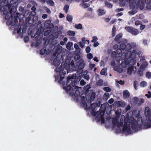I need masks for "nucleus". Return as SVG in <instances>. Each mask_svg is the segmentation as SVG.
<instances>
[{"label":"nucleus","mask_w":151,"mask_h":151,"mask_svg":"<svg viewBox=\"0 0 151 151\" xmlns=\"http://www.w3.org/2000/svg\"><path fill=\"white\" fill-rule=\"evenodd\" d=\"M67 34L69 36H74L75 35V33L73 31H69L67 32Z\"/></svg>","instance_id":"obj_29"},{"label":"nucleus","mask_w":151,"mask_h":151,"mask_svg":"<svg viewBox=\"0 0 151 151\" xmlns=\"http://www.w3.org/2000/svg\"><path fill=\"white\" fill-rule=\"evenodd\" d=\"M78 44L82 48H83L84 46L85 43H83L82 42H79Z\"/></svg>","instance_id":"obj_47"},{"label":"nucleus","mask_w":151,"mask_h":151,"mask_svg":"<svg viewBox=\"0 0 151 151\" xmlns=\"http://www.w3.org/2000/svg\"><path fill=\"white\" fill-rule=\"evenodd\" d=\"M96 66V65L95 64H90L89 65V68L91 70H92L93 68L95 67Z\"/></svg>","instance_id":"obj_50"},{"label":"nucleus","mask_w":151,"mask_h":151,"mask_svg":"<svg viewBox=\"0 0 151 151\" xmlns=\"http://www.w3.org/2000/svg\"><path fill=\"white\" fill-rule=\"evenodd\" d=\"M144 126L146 128L151 127V121L148 119L147 122H146L144 124Z\"/></svg>","instance_id":"obj_16"},{"label":"nucleus","mask_w":151,"mask_h":151,"mask_svg":"<svg viewBox=\"0 0 151 151\" xmlns=\"http://www.w3.org/2000/svg\"><path fill=\"white\" fill-rule=\"evenodd\" d=\"M107 69L106 68H104L102 69L100 72V74L101 75H106L107 74L106 72Z\"/></svg>","instance_id":"obj_24"},{"label":"nucleus","mask_w":151,"mask_h":151,"mask_svg":"<svg viewBox=\"0 0 151 151\" xmlns=\"http://www.w3.org/2000/svg\"><path fill=\"white\" fill-rule=\"evenodd\" d=\"M44 27L45 30L47 29H52L53 28L54 26L52 23H51V21L50 20H47L45 22Z\"/></svg>","instance_id":"obj_7"},{"label":"nucleus","mask_w":151,"mask_h":151,"mask_svg":"<svg viewBox=\"0 0 151 151\" xmlns=\"http://www.w3.org/2000/svg\"><path fill=\"white\" fill-rule=\"evenodd\" d=\"M9 0H0V6L3 4H5L7 3L8 1Z\"/></svg>","instance_id":"obj_41"},{"label":"nucleus","mask_w":151,"mask_h":151,"mask_svg":"<svg viewBox=\"0 0 151 151\" xmlns=\"http://www.w3.org/2000/svg\"><path fill=\"white\" fill-rule=\"evenodd\" d=\"M86 84V82L83 80H81L80 82V84L81 86H84Z\"/></svg>","instance_id":"obj_51"},{"label":"nucleus","mask_w":151,"mask_h":151,"mask_svg":"<svg viewBox=\"0 0 151 151\" xmlns=\"http://www.w3.org/2000/svg\"><path fill=\"white\" fill-rule=\"evenodd\" d=\"M140 84L141 86L144 87L147 85V83L145 81H142L140 83Z\"/></svg>","instance_id":"obj_43"},{"label":"nucleus","mask_w":151,"mask_h":151,"mask_svg":"<svg viewBox=\"0 0 151 151\" xmlns=\"http://www.w3.org/2000/svg\"><path fill=\"white\" fill-rule=\"evenodd\" d=\"M92 38L93 39L91 40L92 42H95L98 40V38L96 36H94Z\"/></svg>","instance_id":"obj_49"},{"label":"nucleus","mask_w":151,"mask_h":151,"mask_svg":"<svg viewBox=\"0 0 151 151\" xmlns=\"http://www.w3.org/2000/svg\"><path fill=\"white\" fill-rule=\"evenodd\" d=\"M116 82L121 85H123L124 83V81L122 80H120L119 81L117 80L116 81Z\"/></svg>","instance_id":"obj_44"},{"label":"nucleus","mask_w":151,"mask_h":151,"mask_svg":"<svg viewBox=\"0 0 151 151\" xmlns=\"http://www.w3.org/2000/svg\"><path fill=\"white\" fill-rule=\"evenodd\" d=\"M70 65L72 67H75V63L73 60H72L71 61L70 63Z\"/></svg>","instance_id":"obj_56"},{"label":"nucleus","mask_w":151,"mask_h":151,"mask_svg":"<svg viewBox=\"0 0 151 151\" xmlns=\"http://www.w3.org/2000/svg\"><path fill=\"white\" fill-rule=\"evenodd\" d=\"M144 102V100L143 99H140V100L139 101L138 103V104L139 105H141L142 103H143Z\"/></svg>","instance_id":"obj_62"},{"label":"nucleus","mask_w":151,"mask_h":151,"mask_svg":"<svg viewBox=\"0 0 151 151\" xmlns=\"http://www.w3.org/2000/svg\"><path fill=\"white\" fill-rule=\"evenodd\" d=\"M126 45L124 43L121 44L120 46V49L123 50H126Z\"/></svg>","instance_id":"obj_30"},{"label":"nucleus","mask_w":151,"mask_h":151,"mask_svg":"<svg viewBox=\"0 0 151 151\" xmlns=\"http://www.w3.org/2000/svg\"><path fill=\"white\" fill-rule=\"evenodd\" d=\"M53 63L55 66H57L59 65L60 63L59 60H58L56 58H55L54 59L53 62Z\"/></svg>","instance_id":"obj_17"},{"label":"nucleus","mask_w":151,"mask_h":151,"mask_svg":"<svg viewBox=\"0 0 151 151\" xmlns=\"http://www.w3.org/2000/svg\"><path fill=\"white\" fill-rule=\"evenodd\" d=\"M134 102L137 103L139 101V99L137 97H134Z\"/></svg>","instance_id":"obj_63"},{"label":"nucleus","mask_w":151,"mask_h":151,"mask_svg":"<svg viewBox=\"0 0 151 151\" xmlns=\"http://www.w3.org/2000/svg\"><path fill=\"white\" fill-rule=\"evenodd\" d=\"M46 2L47 4L50 5L51 6H53L54 4V3L52 0H47Z\"/></svg>","instance_id":"obj_34"},{"label":"nucleus","mask_w":151,"mask_h":151,"mask_svg":"<svg viewBox=\"0 0 151 151\" xmlns=\"http://www.w3.org/2000/svg\"><path fill=\"white\" fill-rule=\"evenodd\" d=\"M104 3L105 6L107 7L110 8H112V5L111 3L108 2L106 1H105L104 2Z\"/></svg>","instance_id":"obj_28"},{"label":"nucleus","mask_w":151,"mask_h":151,"mask_svg":"<svg viewBox=\"0 0 151 151\" xmlns=\"http://www.w3.org/2000/svg\"><path fill=\"white\" fill-rule=\"evenodd\" d=\"M142 22L139 20H137L135 22V24L136 25L138 26L139 24H141Z\"/></svg>","instance_id":"obj_53"},{"label":"nucleus","mask_w":151,"mask_h":151,"mask_svg":"<svg viewBox=\"0 0 151 151\" xmlns=\"http://www.w3.org/2000/svg\"><path fill=\"white\" fill-rule=\"evenodd\" d=\"M132 48V46L130 44L127 43L126 45V50L127 51H129Z\"/></svg>","instance_id":"obj_35"},{"label":"nucleus","mask_w":151,"mask_h":151,"mask_svg":"<svg viewBox=\"0 0 151 151\" xmlns=\"http://www.w3.org/2000/svg\"><path fill=\"white\" fill-rule=\"evenodd\" d=\"M122 33H120L119 34L116 36L114 39V41L119 42V43H120V39L122 37Z\"/></svg>","instance_id":"obj_14"},{"label":"nucleus","mask_w":151,"mask_h":151,"mask_svg":"<svg viewBox=\"0 0 151 151\" xmlns=\"http://www.w3.org/2000/svg\"><path fill=\"white\" fill-rule=\"evenodd\" d=\"M116 104L117 106L122 107H124L125 106V103L121 101H118Z\"/></svg>","instance_id":"obj_18"},{"label":"nucleus","mask_w":151,"mask_h":151,"mask_svg":"<svg viewBox=\"0 0 151 151\" xmlns=\"http://www.w3.org/2000/svg\"><path fill=\"white\" fill-rule=\"evenodd\" d=\"M141 123L139 124H138L137 122L133 117H130L129 119H128V123L131 125V128L132 129H136L137 127L139 128L141 127L142 125V118H141Z\"/></svg>","instance_id":"obj_3"},{"label":"nucleus","mask_w":151,"mask_h":151,"mask_svg":"<svg viewBox=\"0 0 151 151\" xmlns=\"http://www.w3.org/2000/svg\"><path fill=\"white\" fill-rule=\"evenodd\" d=\"M6 6H2L0 8V10L1 12H3V14L5 15L4 18L5 19L8 20L11 17V14L6 9Z\"/></svg>","instance_id":"obj_6"},{"label":"nucleus","mask_w":151,"mask_h":151,"mask_svg":"<svg viewBox=\"0 0 151 151\" xmlns=\"http://www.w3.org/2000/svg\"><path fill=\"white\" fill-rule=\"evenodd\" d=\"M146 76L148 78H151V72H147L146 73Z\"/></svg>","instance_id":"obj_39"},{"label":"nucleus","mask_w":151,"mask_h":151,"mask_svg":"<svg viewBox=\"0 0 151 151\" xmlns=\"http://www.w3.org/2000/svg\"><path fill=\"white\" fill-rule=\"evenodd\" d=\"M77 76L76 74L72 75L69 76L67 78L66 83L65 82L62 83L63 88L66 92L70 91L72 88L73 90H75L77 88L76 85L78 83V80L76 79Z\"/></svg>","instance_id":"obj_1"},{"label":"nucleus","mask_w":151,"mask_h":151,"mask_svg":"<svg viewBox=\"0 0 151 151\" xmlns=\"http://www.w3.org/2000/svg\"><path fill=\"white\" fill-rule=\"evenodd\" d=\"M103 83V80L101 79L99 80L96 83V84L97 86H101Z\"/></svg>","instance_id":"obj_27"},{"label":"nucleus","mask_w":151,"mask_h":151,"mask_svg":"<svg viewBox=\"0 0 151 151\" xmlns=\"http://www.w3.org/2000/svg\"><path fill=\"white\" fill-rule=\"evenodd\" d=\"M114 99L113 98H111L108 101V102L110 104H112L114 102Z\"/></svg>","instance_id":"obj_55"},{"label":"nucleus","mask_w":151,"mask_h":151,"mask_svg":"<svg viewBox=\"0 0 151 151\" xmlns=\"http://www.w3.org/2000/svg\"><path fill=\"white\" fill-rule=\"evenodd\" d=\"M66 18L68 22H71L73 19L72 16L69 14H68Z\"/></svg>","instance_id":"obj_33"},{"label":"nucleus","mask_w":151,"mask_h":151,"mask_svg":"<svg viewBox=\"0 0 151 151\" xmlns=\"http://www.w3.org/2000/svg\"><path fill=\"white\" fill-rule=\"evenodd\" d=\"M149 109L150 108L148 107H146L145 109V113L146 114L147 113V115H149L150 113Z\"/></svg>","instance_id":"obj_42"},{"label":"nucleus","mask_w":151,"mask_h":151,"mask_svg":"<svg viewBox=\"0 0 151 151\" xmlns=\"http://www.w3.org/2000/svg\"><path fill=\"white\" fill-rule=\"evenodd\" d=\"M24 41L25 42H27L29 40V37H25L24 38Z\"/></svg>","instance_id":"obj_57"},{"label":"nucleus","mask_w":151,"mask_h":151,"mask_svg":"<svg viewBox=\"0 0 151 151\" xmlns=\"http://www.w3.org/2000/svg\"><path fill=\"white\" fill-rule=\"evenodd\" d=\"M95 94L94 93H92L90 96V102H91L95 99Z\"/></svg>","instance_id":"obj_31"},{"label":"nucleus","mask_w":151,"mask_h":151,"mask_svg":"<svg viewBox=\"0 0 151 151\" xmlns=\"http://www.w3.org/2000/svg\"><path fill=\"white\" fill-rule=\"evenodd\" d=\"M125 29L128 32L134 36L137 35L139 33V31L137 29L132 27H125Z\"/></svg>","instance_id":"obj_5"},{"label":"nucleus","mask_w":151,"mask_h":151,"mask_svg":"<svg viewBox=\"0 0 151 151\" xmlns=\"http://www.w3.org/2000/svg\"><path fill=\"white\" fill-rule=\"evenodd\" d=\"M123 95L125 97H128L129 96V93L127 90H125L123 92Z\"/></svg>","instance_id":"obj_19"},{"label":"nucleus","mask_w":151,"mask_h":151,"mask_svg":"<svg viewBox=\"0 0 151 151\" xmlns=\"http://www.w3.org/2000/svg\"><path fill=\"white\" fill-rule=\"evenodd\" d=\"M103 90L107 92H110L111 91V88L108 87H104L103 88Z\"/></svg>","instance_id":"obj_38"},{"label":"nucleus","mask_w":151,"mask_h":151,"mask_svg":"<svg viewBox=\"0 0 151 151\" xmlns=\"http://www.w3.org/2000/svg\"><path fill=\"white\" fill-rule=\"evenodd\" d=\"M122 50L120 48H119L116 50V53L118 54H120L122 53Z\"/></svg>","instance_id":"obj_52"},{"label":"nucleus","mask_w":151,"mask_h":151,"mask_svg":"<svg viewBox=\"0 0 151 151\" xmlns=\"http://www.w3.org/2000/svg\"><path fill=\"white\" fill-rule=\"evenodd\" d=\"M73 45V43L71 42H68L66 45V48L70 50L71 49V47Z\"/></svg>","instance_id":"obj_26"},{"label":"nucleus","mask_w":151,"mask_h":151,"mask_svg":"<svg viewBox=\"0 0 151 151\" xmlns=\"http://www.w3.org/2000/svg\"><path fill=\"white\" fill-rule=\"evenodd\" d=\"M98 106V104L96 103H93L91 104V109L92 110V114L94 116H96V114H99V111H97L96 112L94 110H95V108H96Z\"/></svg>","instance_id":"obj_10"},{"label":"nucleus","mask_w":151,"mask_h":151,"mask_svg":"<svg viewBox=\"0 0 151 151\" xmlns=\"http://www.w3.org/2000/svg\"><path fill=\"white\" fill-rule=\"evenodd\" d=\"M78 87L77 86V88H76L75 90L72 89V88H71V90L74 91L75 90V92L74 93V96L75 97H77L80 96V93L78 90Z\"/></svg>","instance_id":"obj_15"},{"label":"nucleus","mask_w":151,"mask_h":151,"mask_svg":"<svg viewBox=\"0 0 151 151\" xmlns=\"http://www.w3.org/2000/svg\"><path fill=\"white\" fill-rule=\"evenodd\" d=\"M137 73L139 76H142L143 75V71L142 70H139L138 71Z\"/></svg>","instance_id":"obj_46"},{"label":"nucleus","mask_w":151,"mask_h":151,"mask_svg":"<svg viewBox=\"0 0 151 151\" xmlns=\"http://www.w3.org/2000/svg\"><path fill=\"white\" fill-rule=\"evenodd\" d=\"M137 51L135 50H133L131 53L130 56L132 58H135L136 56Z\"/></svg>","instance_id":"obj_22"},{"label":"nucleus","mask_w":151,"mask_h":151,"mask_svg":"<svg viewBox=\"0 0 151 151\" xmlns=\"http://www.w3.org/2000/svg\"><path fill=\"white\" fill-rule=\"evenodd\" d=\"M69 5H66L64 8V9L65 11L66 12H67L68 11L69 9Z\"/></svg>","instance_id":"obj_45"},{"label":"nucleus","mask_w":151,"mask_h":151,"mask_svg":"<svg viewBox=\"0 0 151 151\" xmlns=\"http://www.w3.org/2000/svg\"><path fill=\"white\" fill-rule=\"evenodd\" d=\"M52 30L50 29H47L44 32V35L45 36H47L49 35L51 32Z\"/></svg>","instance_id":"obj_20"},{"label":"nucleus","mask_w":151,"mask_h":151,"mask_svg":"<svg viewBox=\"0 0 151 151\" xmlns=\"http://www.w3.org/2000/svg\"><path fill=\"white\" fill-rule=\"evenodd\" d=\"M100 114H99V115H100L99 116V115H98L96 116V120H98V121H99L101 119Z\"/></svg>","instance_id":"obj_60"},{"label":"nucleus","mask_w":151,"mask_h":151,"mask_svg":"<svg viewBox=\"0 0 151 151\" xmlns=\"http://www.w3.org/2000/svg\"><path fill=\"white\" fill-rule=\"evenodd\" d=\"M111 55L112 57H115L116 56V53L115 52H112L111 53Z\"/></svg>","instance_id":"obj_58"},{"label":"nucleus","mask_w":151,"mask_h":151,"mask_svg":"<svg viewBox=\"0 0 151 151\" xmlns=\"http://www.w3.org/2000/svg\"><path fill=\"white\" fill-rule=\"evenodd\" d=\"M87 57L88 59L91 60L93 58V56L91 53H88L87 55Z\"/></svg>","instance_id":"obj_40"},{"label":"nucleus","mask_w":151,"mask_h":151,"mask_svg":"<svg viewBox=\"0 0 151 151\" xmlns=\"http://www.w3.org/2000/svg\"><path fill=\"white\" fill-rule=\"evenodd\" d=\"M74 27L76 28L77 29H81L83 27L81 23L75 24Z\"/></svg>","instance_id":"obj_21"},{"label":"nucleus","mask_w":151,"mask_h":151,"mask_svg":"<svg viewBox=\"0 0 151 151\" xmlns=\"http://www.w3.org/2000/svg\"><path fill=\"white\" fill-rule=\"evenodd\" d=\"M78 71L81 70L85 66V64L83 60H79L76 64Z\"/></svg>","instance_id":"obj_11"},{"label":"nucleus","mask_w":151,"mask_h":151,"mask_svg":"<svg viewBox=\"0 0 151 151\" xmlns=\"http://www.w3.org/2000/svg\"><path fill=\"white\" fill-rule=\"evenodd\" d=\"M127 122H128V119L127 120V121H126V120H124V123L122 129V131L124 132H129L131 131L129 128L127 126Z\"/></svg>","instance_id":"obj_13"},{"label":"nucleus","mask_w":151,"mask_h":151,"mask_svg":"<svg viewBox=\"0 0 151 151\" xmlns=\"http://www.w3.org/2000/svg\"><path fill=\"white\" fill-rule=\"evenodd\" d=\"M116 28L115 26H114L112 28V33L111 35L112 37H114L115 36L116 34Z\"/></svg>","instance_id":"obj_25"},{"label":"nucleus","mask_w":151,"mask_h":151,"mask_svg":"<svg viewBox=\"0 0 151 151\" xmlns=\"http://www.w3.org/2000/svg\"><path fill=\"white\" fill-rule=\"evenodd\" d=\"M19 15H20L19 13H16L15 14H14V16L12 17V19L13 17L14 18V21L15 23H16L18 22V17L19 18V24H20V23H23V20H22V19L21 20L19 19V17L18 16Z\"/></svg>","instance_id":"obj_12"},{"label":"nucleus","mask_w":151,"mask_h":151,"mask_svg":"<svg viewBox=\"0 0 151 151\" xmlns=\"http://www.w3.org/2000/svg\"><path fill=\"white\" fill-rule=\"evenodd\" d=\"M45 52H46V54H49V53H47L46 51V49H41L40 51V54L41 55H43Z\"/></svg>","instance_id":"obj_37"},{"label":"nucleus","mask_w":151,"mask_h":151,"mask_svg":"<svg viewBox=\"0 0 151 151\" xmlns=\"http://www.w3.org/2000/svg\"><path fill=\"white\" fill-rule=\"evenodd\" d=\"M109 97V94L107 93H105L103 96V98L104 99L106 100Z\"/></svg>","instance_id":"obj_32"},{"label":"nucleus","mask_w":151,"mask_h":151,"mask_svg":"<svg viewBox=\"0 0 151 151\" xmlns=\"http://www.w3.org/2000/svg\"><path fill=\"white\" fill-rule=\"evenodd\" d=\"M147 40H144L143 41V43L145 45H148L147 43Z\"/></svg>","instance_id":"obj_59"},{"label":"nucleus","mask_w":151,"mask_h":151,"mask_svg":"<svg viewBox=\"0 0 151 151\" xmlns=\"http://www.w3.org/2000/svg\"><path fill=\"white\" fill-rule=\"evenodd\" d=\"M145 25H143L142 24L140 26V29L141 30H143L145 27Z\"/></svg>","instance_id":"obj_54"},{"label":"nucleus","mask_w":151,"mask_h":151,"mask_svg":"<svg viewBox=\"0 0 151 151\" xmlns=\"http://www.w3.org/2000/svg\"><path fill=\"white\" fill-rule=\"evenodd\" d=\"M31 9L33 11H35L36 10V8L35 6H33L32 7Z\"/></svg>","instance_id":"obj_64"},{"label":"nucleus","mask_w":151,"mask_h":151,"mask_svg":"<svg viewBox=\"0 0 151 151\" xmlns=\"http://www.w3.org/2000/svg\"><path fill=\"white\" fill-rule=\"evenodd\" d=\"M3 6H6V9L7 11L9 10L8 11L10 13V14H11V17H12L14 16V13H15L16 11V8L14 6H11L10 4L5 5Z\"/></svg>","instance_id":"obj_4"},{"label":"nucleus","mask_w":151,"mask_h":151,"mask_svg":"<svg viewBox=\"0 0 151 151\" xmlns=\"http://www.w3.org/2000/svg\"><path fill=\"white\" fill-rule=\"evenodd\" d=\"M65 64L63 65V63H62L60 67V68H57L55 69V71L57 72H59V74L60 76V79L58 81V82L60 84H62L63 82H65V81H62V80L64 78V76H64L66 74V70H67L66 67V65H65Z\"/></svg>","instance_id":"obj_2"},{"label":"nucleus","mask_w":151,"mask_h":151,"mask_svg":"<svg viewBox=\"0 0 151 151\" xmlns=\"http://www.w3.org/2000/svg\"><path fill=\"white\" fill-rule=\"evenodd\" d=\"M91 51V48L89 46L87 47L86 49V51L87 53H89Z\"/></svg>","instance_id":"obj_48"},{"label":"nucleus","mask_w":151,"mask_h":151,"mask_svg":"<svg viewBox=\"0 0 151 151\" xmlns=\"http://www.w3.org/2000/svg\"><path fill=\"white\" fill-rule=\"evenodd\" d=\"M98 11L99 14L101 15H103L105 13V11L103 9H98Z\"/></svg>","instance_id":"obj_36"},{"label":"nucleus","mask_w":151,"mask_h":151,"mask_svg":"<svg viewBox=\"0 0 151 151\" xmlns=\"http://www.w3.org/2000/svg\"><path fill=\"white\" fill-rule=\"evenodd\" d=\"M30 19L29 18H26L25 20V22L26 23H29V22Z\"/></svg>","instance_id":"obj_61"},{"label":"nucleus","mask_w":151,"mask_h":151,"mask_svg":"<svg viewBox=\"0 0 151 151\" xmlns=\"http://www.w3.org/2000/svg\"><path fill=\"white\" fill-rule=\"evenodd\" d=\"M105 111H103L102 114H100L101 122L102 123H104L105 122V120L104 116V115Z\"/></svg>","instance_id":"obj_23"},{"label":"nucleus","mask_w":151,"mask_h":151,"mask_svg":"<svg viewBox=\"0 0 151 151\" xmlns=\"http://www.w3.org/2000/svg\"><path fill=\"white\" fill-rule=\"evenodd\" d=\"M45 29L44 28V27L43 28L42 27H40L38 29L36 32V35L37 36L35 37V39L36 40H38L37 37H39L40 38H41L40 35H42L43 32Z\"/></svg>","instance_id":"obj_8"},{"label":"nucleus","mask_w":151,"mask_h":151,"mask_svg":"<svg viewBox=\"0 0 151 151\" xmlns=\"http://www.w3.org/2000/svg\"><path fill=\"white\" fill-rule=\"evenodd\" d=\"M62 47L60 45H58L56 47H55L53 50L55 49V52L53 53V55L54 56H58V54H60L62 51Z\"/></svg>","instance_id":"obj_9"}]
</instances>
